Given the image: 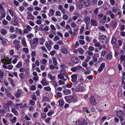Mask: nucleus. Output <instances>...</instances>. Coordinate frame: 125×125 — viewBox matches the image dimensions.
Wrapping results in <instances>:
<instances>
[{"label": "nucleus", "instance_id": "f03ea898", "mask_svg": "<svg viewBox=\"0 0 125 125\" xmlns=\"http://www.w3.org/2000/svg\"><path fill=\"white\" fill-rule=\"evenodd\" d=\"M38 40L37 38L33 39L32 41H30L31 47L32 49H34L36 47L38 44Z\"/></svg>", "mask_w": 125, "mask_h": 125}, {"label": "nucleus", "instance_id": "6ab92c4d", "mask_svg": "<svg viewBox=\"0 0 125 125\" xmlns=\"http://www.w3.org/2000/svg\"><path fill=\"white\" fill-rule=\"evenodd\" d=\"M63 92L65 94L67 95L71 93V91L68 89H66L63 90Z\"/></svg>", "mask_w": 125, "mask_h": 125}, {"label": "nucleus", "instance_id": "bb28decb", "mask_svg": "<svg viewBox=\"0 0 125 125\" xmlns=\"http://www.w3.org/2000/svg\"><path fill=\"white\" fill-rule=\"evenodd\" d=\"M105 36H104L103 35H100L99 37V39L101 41L102 40H104L106 38Z\"/></svg>", "mask_w": 125, "mask_h": 125}, {"label": "nucleus", "instance_id": "09e8293b", "mask_svg": "<svg viewBox=\"0 0 125 125\" xmlns=\"http://www.w3.org/2000/svg\"><path fill=\"white\" fill-rule=\"evenodd\" d=\"M7 32V31L6 30H4L3 29H2L1 30V33L3 35L5 34Z\"/></svg>", "mask_w": 125, "mask_h": 125}, {"label": "nucleus", "instance_id": "e433bc0d", "mask_svg": "<svg viewBox=\"0 0 125 125\" xmlns=\"http://www.w3.org/2000/svg\"><path fill=\"white\" fill-rule=\"evenodd\" d=\"M22 65V63L21 62H18L17 65H16V67L17 68H19L21 67Z\"/></svg>", "mask_w": 125, "mask_h": 125}, {"label": "nucleus", "instance_id": "c756f323", "mask_svg": "<svg viewBox=\"0 0 125 125\" xmlns=\"http://www.w3.org/2000/svg\"><path fill=\"white\" fill-rule=\"evenodd\" d=\"M42 99L43 101L45 102L49 101L50 100L49 98L46 96H43L42 97Z\"/></svg>", "mask_w": 125, "mask_h": 125}, {"label": "nucleus", "instance_id": "f257e3e1", "mask_svg": "<svg viewBox=\"0 0 125 125\" xmlns=\"http://www.w3.org/2000/svg\"><path fill=\"white\" fill-rule=\"evenodd\" d=\"M65 99L67 102L70 103L76 102L78 100V98L77 96L74 95L69 97H66Z\"/></svg>", "mask_w": 125, "mask_h": 125}, {"label": "nucleus", "instance_id": "7c9ffc66", "mask_svg": "<svg viewBox=\"0 0 125 125\" xmlns=\"http://www.w3.org/2000/svg\"><path fill=\"white\" fill-rule=\"evenodd\" d=\"M50 83L54 86H57V83L55 81H50Z\"/></svg>", "mask_w": 125, "mask_h": 125}, {"label": "nucleus", "instance_id": "0e129e2a", "mask_svg": "<svg viewBox=\"0 0 125 125\" xmlns=\"http://www.w3.org/2000/svg\"><path fill=\"white\" fill-rule=\"evenodd\" d=\"M118 10L116 7H113L112 9V11L114 12H115L117 11H118Z\"/></svg>", "mask_w": 125, "mask_h": 125}, {"label": "nucleus", "instance_id": "4468645a", "mask_svg": "<svg viewBox=\"0 0 125 125\" xmlns=\"http://www.w3.org/2000/svg\"><path fill=\"white\" fill-rule=\"evenodd\" d=\"M61 73L65 76L66 78H68V75L66 73V72L65 71L64 69H62L61 71Z\"/></svg>", "mask_w": 125, "mask_h": 125}, {"label": "nucleus", "instance_id": "37998d69", "mask_svg": "<svg viewBox=\"0 0 125 125\" xmlns=\"http://www.w3.org/2000/svg\"><path fill=\"white\" fill-rule=\"evenodd\" d=\"M6 94L9 97H10L12 95V94L10 92L8 91H6Z\"/></svg>", "mask_w": 125, "mask_h": 125}, {"label": "nucleus", "instance_id": "49530a36", "mask_svg": "<svg viewBox=\"0 0 125 125\" xmlns=\"http://www.w3.org/2000/svg\"><path fill=\"white\" fill-rule=\"evenodd\" d=\"M99 29L100 30L102 31H105L106 30L105 28H104V26H100L99 27Z\"/></svg>", "mask_w": 125, "mask_h": 125}, {"label": "nucleus", "instance_id": "79ce46f5", "mask_svg": "<svg viewBox=\"0 0 125 125\" xmlns=\"http://www.w3.org/2000/svg\"><path fill=\"white\" fill-rule=\"evenodd\" d=\"M76 125H82V122L79 120L75 122Z\"/></svg>", "mask_w": 125, "mask_h": 125}, {"label": "nucleus", "instance_id": "4be33fe9", "mask_svg": "<svg viewBox=\"0 0 125 125\" xmlns=\"http://www.w3.org/2000/svg\"><path fill=\"white\" fill-rule=\"evenodd\" d=\"M41 83L43 85H46L47 84L46 80L45 79H42L41 81Z\"/></svg>", "mask_w": 125, "mask_h": 125}, {"label": "nucleus", "instance_id": "473e14b6", "mask_svg": "<svg viewBox=\"0 0 125 125\" xmlns=\"http://www.w3.org/2000/svg\"><path fill=\"white\" fill-rule=\"evenodd\" d=\"M83 71L84 72V73L85 74H89L91 73V71L90 70H88L86 71V70L83 68L82 69Z\"/></svg>", "mask_w": 125, "mask_h": 125}, {"label": "nucleus", "instance_id": "c03bdc74", "mask_svg": "<svg viewBox=\"0 0 125 125\" xmlns=\"http://www.w3.org/2000/svg\"><path fill=\"white\" fill-rule=\"evenodd\" d=\"M26 28L27 30L29 31H30L32 29V28L29 25H26Z\"/></svg>", "mask_w": 125, "mask_h": 125}, {"label": "nucleus", "instance_id": "393cba45", "mask_svg": "<svg viewBox=\"0 0 125 125\" xmlns=\"http://www.w3.org/2000/svg\"><path fill=\"white\" fill-rule=\"evenodd\" d=\"M7 104L9 106H13L14 105L13 103L11 101H8L7 102Z\"/></svg>", "mask_w": 125, "mask_h": 125}, {"label": "nucleus", "instance_id": "58836bf2", "mask_svg": "<svg viewBox=\"0 0 125 125\" xmlns=\"http://www.w3.org/2000/svg\"><path fill=\"white\" fill-rule=\"evenodd\" d=\"M58 77L59 79L62 80L63 79V78L64 77V76L63 75L61 74H59L58 75Z\"/></svg>", "mask_w": 125, "mask_h": 125}, {"label": "nucleus", "instance_id": "69168bd1", "mask_svg": "<svg viewBox=\"0 0 125 125\" xmlns=\"http://www.w3.org/2000/svg\"><path fill=\"white\" fill-rule=\"evenodd\" d=\"M25 8L24 7L21 6L19 7V10L21 11H22L24 10Z\"/></svg>", "mask_w": 125, "mask_h": 125}, {"label": "nucleus", "instance_id": "f8f14e48", "mask_svg": "<svg viewBox=\"0 0 125 125\" xmlns=\"http://www.w3.org/2000/svg\"><path fill=\"white\" fill-rule=\"evenodd\" d=\"M71 60L73 62L75 63H78L79 61L78 58L75 56L73 57L71 59Z\"/></svg>", "mask_w": 125, "mask_h": 125}, {"label": "nucleus", "instance_id": "603ef678", "mask_svg": "<svg viewBox=\"0 0 125 125\" xmlns=\"http://www.w3.org/2000/svg\"><path fill=\"white\" fill-rule=\"evenodd\" d=\"M44 26L42 24L41 25H40V27L39 28V30L42 31H44V28H43Z\"/></svg>", "mask_w": 125, "mask_h": 125}, {"label": "nucleus", "instance_id": "2f4dec72", "mask_svg": "<svg viewBox=\"0 0 125 125\" xmlns=\"http://www.w3.org/2000/svg\"><path fill=\"white\" fill-rule=\"evenodd\" d=\"M20 43H18L17 44H14L15 46V48L18 50H19V49L20 48V45L19 44Z\"/></svg>", "mask_w": 125, "mask_h": 125}, {"label": "nucleus", "instance_id": "4d7b16f0", "mask_svg": "<svg viewBox=\"0 0 125 125\" xmlns=\"http://www.w3.org/2000/svg\"><path fill=\"white\" fill-rule=\"evenodd\" d=\"M4 76H0V82L2 83L4 81V78L3 77Z\"/></svg>", "mask_w": 125, "mask_h": 125}, {"label": "nucleus", "instance_id": "ea45409f", "mask_svg": "<svg viewBox=\"0 0 125 125\" xmlns=\"http://www.w3.org/2000/svg\"><path fill=\"white\" fill-rule=\"evenodd\" d=\"M54 113V111L53 110H51L50 111L47 113V115L48 116H50L52 115L53 113Z\"/></svg>", "mask_w": 125, "mask_h": 125}, {"label": "nucleus", "instance_id": "a18cd8bd", "mask_svg": "<svg viewBox=\"0 0 125 125\" xmlns=\"http://www.w3.org/2000/svg\"><path fill=\"white\" fill-rule=\"evenodd\" d=\"M23 33H22L23 35H24V34L28 33H29V31L27 29H24L23 31Z\"/></svg>", "mask_w": 125, "mask_h": 125}, {"label": "nucleus", "instance_id": "423d86ee", "mask_svg": "<svg viewBox=\"0 0 125 125\" xmlns=\"http://www.w3.org/2000/svg\"><path fill=\"white\" fill-rule=\"evenodd\" d=\"M84 20L85 22L86 26L88 27L90 21L89 17L87 16H85L84 17Z\"/></svg>", "mask_w": 125, "mask_h": 125}, {"label": "nucleus", "instance_id": "ddd939ff", "mask_svg": "<svg viewBox=\"0 0 125 125\" xmlns=\"http://www.w3.org/2000/svg\"><path fill=\"white\" fill-rule=\"evenodd\" d=\"M91 25L95 26H97V23L96 21L92 19H91Z\"/></svg>", "mask_w": 125, "mask_h": 125}, {"label": "nucleus", "instance_id": "f704fd0d", "mask_svg": "<svg viewBox=\"0 0 125 125\" xmlns=\"http://www.w3.org/2000/svg\"><path fill=\"white\" fill-rule=\"evenodd\" d=\"M83 90V88L82 87H80L76 89V90L77 92L82 91Z\"/></svg>", "mask_w": 125, "mask_h": 125}, {"label": "nucleus", "instance_id": "a878e982", "mask_svg": "<svg viewBox=\"0 0 125 125\" xmlns=\"http://www.w3.org/2000/svg\"><path fill=\"white\" fill-rule=\"evenodd\" d=\"M125 58V55L123 54L121 55L120 56V62H122Z\"/></svg>", "mask_w": 125, "mask_h": 125}, {"label": "nucleus", "instance_id": "0eeeda50", "mask_svg": "<svg viewBox=\"0 0 125 125\" xmlns=\"http://www.w3.org/2000/svg\"><path fill=\"white\" fill-rule=\"evenodd\" d=\"M22 92V91L21 89H18L17 90L16 93L14 94V95L16 97L18 98L21 96Z\"/></svg>", "mask_w": 125, "mask_h": 125}, {"label": "nucleus", "instance_id": "1a4fd4ad", "mask_svg": "<svg viewBox=\"0 0 125 125\" xmlns=\"http://www.w3.org/2000/svg\"><path fill=\"white\" fill-rule=\"evenodd\" d=\"M116 115L119 117H122L124 115V113L122 111H120L117 112Z\"/></svg>", "mask_w": 125, "mask_h": 125}, {"label": "nucleus", "instance_id": "20e7f679", "mask_svg": "<svg viewBox=\"0 0 125 125\" xmlns=\"http://www.w3.org/2000/svg\"><path fill=\"white\" fill-rule=\"evenodd\" d=\"M71 77L72 81L75 84L77 83V82H76L77 77V75L75 74H73L72 75Z\"/></svg>", "mask_w": 125, "mask_h": 125}, {"label": "nucleus", "instance_id": "a19ab883", "mask_svg": "<svg viewBox=\"0 0 125 125\" xmlns=\"http://www.w3.org/2000/svg\"><path fill=\"white\" fill-rule=\"evenodd\" d=\"M112 54L111 53L108 54L107 56V58L108 59H111L112 58Z\"/></svg>", "mask_w": 125, "mask_h": 125}, {"label": "nucleus", "instance_id": "72a5a7b5", "mask_svg": "<svg viewBox=\"0 0 125 125\" xmlns=\"http://www.w3.org/2000/svg\"><path fill=\"white\" fill-rule=\"evenodd\" d=\"M61 51L64 53H66L67 52V49L64 48H62L61 50Z\"/></svg>", "mask_w": 125, "mask_h": 125}, {"label": "nucleus", "instance_id": "13d9d810", "mask_svg": "<svg viewBox=\"0 0 125 125\" xmlns=\"http://www.w3.org/2000/svg\"><path fill=\"white\" fill-rule=\"evenodd\" d=\"M78 51L79 53L81 54L83 52V49L81 48H79L78 49Z\"/></svg>", "mask_w": 125, "mask_h": 125}, {"label": "nucleus", "instance_id": "9d476101", "mask_svg": "<svg viewBox=\"0 0 125 125\" xmlns=\"http://www.w3.org/2000/svg\"><path fill=\"white\" fill-rule=\"evenodd\" d=\"M51 42L50 41L48 42H46L45 44L46 47L49 50H50L52 48V47L51 46Z\"/></svg>", "mask_w": 125, "mask_h": 125}, {"label": "nucleus", "instance_id": "774afa93", "mask_svg": "<svg viewBox=\"0 0 125 125\" xmlns=\"http://www.w3.org/2000/svg\"><path fill=\"white\" fill-rule=\"evenodd\" d=\"M88 124L87 121L85 120H83V122L82 125H87Z\"/></svg>", "mask_w": 125, "mask_h": 125}, {"label": "nucleus", "instance_id": "aec40b11", "mask_svg": "<svg viewBox=\"0 0 125 125\" xmlns=\"http://www.w3.org/2000/svg\"><path fill=\"white\" fill-rule=\"evenodd\" d=\"M11 111L16 115H18V112L17 111L16 109L14 108H12L11 110Z\"/></svg>", "mask_w": 125, "mask_h": 125}, {"label": "nucleus", "instance_id": "de8ad7c7", "mask_svg": "<svg viewBox=\"0 0 125 125\" xmlns=\"http://www.w3.org/2000/svg\"><path fill=\"white\" fill-rule=\"evenodd\" d=\"M84 82V79L81 78L78 79L77 82H80V83H82Z\"/></svg>", "mask_w": 125, "mask_h": 125}, {"label": "nucleus", "instance_id": "6e6552de", "mask_svg": "<svg viewBox=\"0 0 125 125\" xmlns=\"http://www.w3.org/2000/svg\"><path fill=\"white\" fill-rule=\"evenodd\" d=\"M12 24L14 26L17 25L18 24L17 19L15 15H14L13 19L12 21Z\"/></svg>", "mask_w": 125, "mask_h": 125}, {"label": "nucleus", "instance_id": "e2e57ef3", "mask_svg": "<svg viewBox=\"0 0 125 125\" xmlns=\"http://www.w3.org/2000/svg\"><path fill=\"white\" fill-rule=\"evenodd\" d=\"M23 51L25 52L28 53L29 52L28 49L26 48H24L23 49Z\"/></svg>", "mask_w": 125, "mask_h": 125}, {"label": "nucleus", "instance_id": "bf43d9fd", "mask_svg": "<svg viewBox=\"0 0 125 125\" xmlns=\"http://www.w3.org/2000/svg\"><path fill=\"white\" fill-rule=\"evenodd\" d=\"M88 49L90 51H93L95 49L94 47L90 46L88 48Z\"/></svg>", "mask_w": 125, "mask_h": 125}, {"label": "nucleus", "instance_id": "7ed1b4c3", "mask_svg": "<svg viewBox=\"0 0 125 125\" xmlns=\"http://www.w3.org/2000/svg\"><path fill=\"white\" fill-rule=\"evenodd\" d=\"M90 101L91 104L92 105H95L97 104V102L94 97L93 96H91L90 99Z\"/></svg>", "mask_w": 125, "mask_h": 125}, {"label": "nucleus", "instance_id": "4c0bfd02", "mask_svg": "<svg viewBox=\"0 0 125 125\" xmlns=\"http://www.w3.org/2000/svg\"><path fill=\"white\" fill-rule=\"evenodd\" d=\"M112 25L114 28H115L117 26L116 22L115 21H113L112 22Z\"/></svg>", "mask_w": 125, "mask_h": 125}, {"label": "nucleus", "instance_id": "5701e85b", "mask_svg": "<svg viewBox=\"0 0 125 125\" xmlns=\"http://www.w3.org/2000/svg\"><path fill=\"white\" fill-rule=\"evenodd\" d=\"M116 42V38L115 37H112L111 41V43L112 44L115 43Z\"/></svg>", "mask_w": 125, "mask_h": 125}, {"label": "nucleus", "instance_id": "3c124183", "mask_svg": "<svg viewBox=\"0 0 125 125\" xmlns=\"http://www.w3.org/2000/svg\"><path fill=\"white\" fill-rule=\"evenodd\" d=\"M47 62V60L44 59H43L42 60H41L40 61V62L41 63L43 64H45Z\"/></svg>", "mask_w": 125, "mask_h": 125}, {"label": "nucleus", "instance_id": "5fc2aeb1", "mask_svg": "<svg viewBox=\"0 0 125 125\" xmlns=\"http://www.w3.org/2000/svg\"><path fill=\"white\" fill-rule=\"evenodd\" d=\"M20 43V42L18 41V40L16 39L13 42V44H15Z\"/></svg>", "mask_w": 125, "mask_h": 125}, {"label": "nucleus", "instance_id": "680f3d73", "mask_svg": "<svg viewBox=\"0 0 125 125\" xmlns=\"http://www.w3.org/2000/svg\"><path fill=\"white\" fill-rule=\"evenodd\" d=\"M30 104L32 106H33L35 104L34 102L31 100L30 101Z\"/></svg>", "mask_w": 125, "mask_h": 125}, {"label": "nucleus", "instance_id": "864d4df0", "mask_svg": "<svg viewBox=\"0 0 125 125\" xmlns=\"http://www.w3.org/2000/svg\"><path fill=\"white\" fill-rule=\"evenodd\" d=\"M83 6L82 4H80L78 5L77 7V8L78 10H80L82 8Z\"/></svg>", "mask_w": 125, "mask_h": 125}, {"label": "nucleus", "instance_id": "39448f33", "mask_svg": "<svg viewBox=\"0 0 125 125\" xmlns=\"http://www.w3.org/2000/svg\"><path fill=\"white\" fill-rule=\"evenodd\" d=\"M27 13L28 14V15L26 18V19H27L30 20H33L34 19V17L33 16L29 11H28Z\"/></svg>", "mask_w": 125, "mask_h": 125}, {"label": "nucleus", "instance_id": "c85d7f7f", "mask_svg": "<svg viewBox=\"0 0 125 125\" xmlns=\"http://www.w3.org/2000/svg\"><path fill=\"white\" fill-rule=\"evenodd\" d=\"M2 121L3 123L5 125H8L9 124V123L8 121L6 120L4 118H2Z\"/></svg>", "mask_w": 125, "mask_h": 125}, {"label": "nucleus", "instance_id": "412c9836", "mask_svg": "<svg viewBox=\"0 0 125 125\" xmlns=\"http://www.w3.org/2000/svg\"><path fill=\"white\" fill-rule=\"evenodd\" d=\"M9 81L10 82L11 85L13 87L15 86V84L13 83V81L12 80L11 78L8 77V78Z\"/></svg>", "mask_w": 125, "mask_h": 125}, {"label": "nucleus", "instance_id": "9b49d317", "mask_svg": "<svg viewBox=\"0 0 125 125\" xmlns=\"http://www.w3.org/2000/svg\"><path fill=\"white\" fill-rule=\"evenodd\" d=\"M6 14V13L4 10H0V20H1L2 18H5Z\"/></svg>", "mask_w": 125, "mask_h": 125}, {"label": "nucleus", "instance_id": "c9c22d12", "mask_svg": "<svg viewBox=\"0 0 125 125\" xmlns=\"http://www.w3.org/2000/svg\"><path fill=\"white\" fill-rule=\"evenodd\" d=\"M27 37L28 38H31L34 36L33 34L32 33H30L27 36Z\"/></svg>", "mask_w": 125, "mask_h": 125}, {"label": "nucleus", "instance_id": "cd10ccee", "mask_svg": "<svg viewBox=\"0 0 125 125\" xmlns=\"http://www.w3.org/2000/svg\"><path fill=\"white\" fill-rule=\"evenodd\" d=\"M52 59L53 64L55 65H57V60L56 59L55 57H53Z\"/></svg>", "mask_w": 125, "mask_h": 125}, {"label": "nucleus", "instance_id": "8fccbe9b", "mask_svg": "<svg viewBox=\"0 0 125 125\" xmlns=\"http://www.w3.org/2000/svg\"><path fill=\"white\" fill-rule=\"evenodd\" d=\"M16 35L14 34H11L10 35V38L11 39H14L16 37Z\"/></svg>", "mask_w": 125, "mask_h": 125}, {"label": "nucleus", "instance_id": "052dcab7", "mask_svg": "<svg viewBox=\"0 0 125 125\" xmlns=\"http://www.w3.org/2000/svg\"><path fill=\"white\" fill-rule=\"evenodd\" d=\"M59 37L57 35H56L54 37L53 40L54 41H56L59 40Z\"/></svg>", "mask_w": 125, "mask_h": 125}, {"label": "nucleus", "instance_id": "338daca9", "mask_svg": "<svg viewBox=\"0 0 125 125\" xmlns=\"http://www.w3.org/2000/svg\"><path fill=\"white\" fill-rule=\"evenodd\" d=\"M74 7L73 6H71L70 7L69 10L71 12H72L74 10Z\"/></svg>", "mask_w": 125, "mask_h": 125}, {"label": "nucleus", "instance_id": "dca6fc26", "mask_svg": "<svg viewBox=\"0 0 125 125\" xmlns=\"http://www.w3.org/2000/svg\"><path fill=\"white\" fill-rule=\"evenodd\" d=\"M48 76L51 80H54L55 79V77L54 76H52L51 73H49L48 74Z\"/></svg>", "mask_w": 125, "mask_h": 125}, {"label": "nucleus", "instance_id": "2eb2a0df", "mask_svg": "<svg viewBox=\"0 0 125 125\" xmlns=\"http://www.w3.org/2000/svg\"><path fill=\"white\" fill-rule=\"evenodd\" d=\"M23 39L21 41V43L23 46L24 47H27V43L25 40V39L24 38H23Z\"/></svg>", "mask_w": 125, "mask_h": 125}, {"label": "nucleus", "instance_id": "f3484780", "mask_svg": "<svg viewBox=\"0 0 125 125\" xmlns=\"http://www.w3.org/2000/svg\"><path fill=\"white\" fill-rule=\"evenodd\" d=\"M83 4L85 6H89L90 5V2L88 0H84Z\"/></svg>", "mask_w": 125, "mask_h": 125}, {"label": "nucleus", "instance_id": "6e6d98bb", "mask_svg": "<svg viewBox=\"0 0 125 125\" xmlns=\"http://www.w3.org/2000/svg\"><path fill=\"white\" fill-rule=\"evenodd\" d=\"M49 11L52 16L53 15L54 11L52 9H50Z\"/></svg>", "mask_w": 125, "mask_h": 125}, {"label": "nucleus", "instance_id": "b1692460", "mask_svg": "<svg viewBox=\"0 0 125 125\" xmlns=\"http://www.w3.org/2000/svg\"><path fill=\"white\" fill-rule=\"evenodd\" d=\"M59 104L60 106L62 107L64 104V101L63 100L60 99L59 100Z\"/></svg>", "mask_w": 125, "mask_h": 125}, {"label": "nucleus", "instance_id": "a211bd4d", "mask_svg": "<svg viewBox=\"0 0 125 125\" xmlns=\"http://www.w3.org/2000/svg\"><path fill=\"white\" fill-rule=\"evenodd\" d=\"M0 42H1L3 45H6L7 44V42L6 41L3 40V38L0 36Z\"/></svg>", "mask_w": 125, "mask_h": 125}]
</instances>
